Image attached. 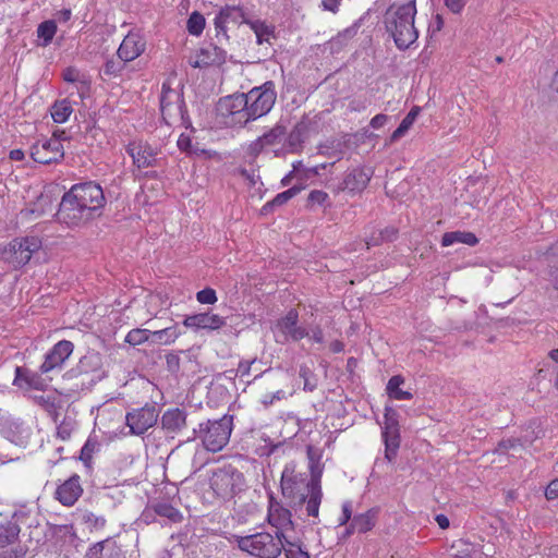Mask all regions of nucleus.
Returning <instances> with one entry per match:
<instances>
[{"mask_svg":"<svg viewBox=\"0 0 558 558\" xmlns=\"http://www.w3.org/2000/svg\"><path fill=\"white\" fill-rule=\"evenodd\" d=\"M322 471L311 464V475L296 470L294 462L287 463L281 474V493L289 506L298 512L305 506L307 517L318 518L323 499Z\"/></svg>","mask_w":558,"mask_h":558,"instance_id":"obj_1","label":"nucleus"},{"mask_svg":"<svg viewBox=\"0 0 558 558\" xmlns=\"http://www.w3.org/2000/svg\"><path fill=\"white\" fill-rule=\"evenodd\" d=\"M105 205L106 197L98 183H77L63 194L57 218L69 227L83 226L98 216Z\"/></svg>","mask_w":558,"mask_h":558,"instance_id":"obj_2","label":"nucleus"},{"mask_svg":"<svg viewBox=\"0 0 558 558\" xmlns=\"http://www.w3.org/2000/svg\"><path fill=\"white\" fill-rule=\"evenodd\" d=\"M417 13L416 1L393 2L384 14V25L399 50L409 49L418 38L414 21Z\"/></svg>","mask_w":558,"mask_h":558,"instance_id":"obj_3","label":"nucleus"},{"mask_svg":"<svg viewBox=\"0 0 558 558\" xmlns=\"http://www.w3.org/2000/svg\"><path fill=\"white\" fill-rule=\"evenodd\" d=\"M233 429V415L225 414L218 420H207L199 423L193 430V437L187 441L199 439L203 447L210 452L222 450L229 442Z\"/></svg>","mask_w":558,"mask_h":558,"instance_id":"obj_4","label":"nucleus"},{"mask_svg":"<svg viewBox=\"0 0 558 558\" xmlns=\"http://www.w3.org/2000/svg\"><path fill=\"white\" fill-rule=\"evenodd\" d=\"M281 534L259 532L252 535L240 536L236 539L238 547L257 558H278L284 548V539Z\"/></svg>","mask_w":558,"mask_h":558,"instance_id":"obj_5","label":"nucleus"},{"mask_svg":"<svg viewBox=\"0 0 558 558\" xmlns=\"http://www.w3.org/2000/svg\"><path fill=\"white\" fill-rule=\"evenodd\" d=\"M209 484L217 498L230 500L243 490L245 480L238 469L227 465L213 472Z\"/></svg>","mask_w":558,"mask_h":558,"instance_id":"obj_6","label":"nucleus"},{"mask_svg":"<svg viewBox=\"0 0 558 558\" xmlns=\"http://www.w3.org/2000/svg\"><path fill=\"white\" fill-rule=\"evenodd\" d=\"M244 98L247 99L246 114L250 121L257 120L266 116L276 102L275 83L268 81L258 87H254L247 94H244Z\"/></svg>","mask_w":558,"mask_h":558,"instance_id":"obj_7","label":"nucleus"},{"mask_svg":"<svg viewBox=\"0 0 558 558\" xmlns=\"http://www.w3.org/2000/svg\"><path fill=\"white\" fill-rule=\"evenodd\" d=\"M246 105L247 99L244 98V94H234L220 98L216 109L226 125L242 128L250 122Z\"/></svg>","mask_w":558,"mask_h":558,"instance_id":"obj_8","label":"nucleus"},{"mask_svg":"<svg viewBox=\"0 0 558 558\" xmlns=\"http://www.w3.org/2000/svg\"><path fill=\"white\" fill-rule=\"evenodd\" d=\"M251 20L246 17V14L241 7L226 5L225 8H221L214 20L218 43L222 44L223 40L227 41L229 39L227 34L229 24L241 25L243 23L247 24Z\"/></svg>","mask_w":558,"mask_h":558,"instance_id":"obj_9","label":"nucleus"},{"mask_svg":"<svg viewBox=\"0 0 558 558\" xmlns=\"http://www.w3.org/2000/svg\"><path fill=\"white\" fill-rule=\"evenodd\" d=\"M31 157L43 165L59 162L64 157L63 145L58 138L37 141L31 146Z\"/></svg>","mask_w":558,"mask_h":558,"instance_id":"obj_10","label":"nucleus"},{"mask_svg":"<svg viewBox=\"0 0 558 558\" xmlns=\"http://www.w3.org/2000/svg\"><path fill=\"white\" fill-rule=\"evenodd\" d=\"M74 376L89 375V384H96L105 377L102 356L99 352L88 351L82 356L77 365L71 369Z\"/></svg>","mask_w":558,"mask_h":558,"instance_id":"obj_11","label":"nucleus"},{"mask_svg":"<svg viewBox=\"0 0 558 558\" xmlns=\"http://www.w3.org/2000/svg\"><path fill=\"white\" fill-rule=\"evenodd\" d=\"M158 415L153 405H146L128 412L125 415L126 425L130 427L131 434L142 435L153 427L157 422Z\"/></svg>","mask_w":558,"mask_h":558,"instance_id":"obj_12","label":"nucleus"},{"mask_svg":"<svg viewBox=\"0 0 558 558\" xmlns=\"http://www.w3.org/2000/svg\"><path fill=\"white\" fill-rule=\"evenodd\" d=\"M74 345L69 340L57 342L45 355V361L39 367L41 374H47L54 368H60L65 360L72 354Z\"/></svg>","mask_w":558,"mask_h":558,"instance_id":"obj_13","label":"nucleus"},{"mask_svg":"<svg viewBox=\"0 0 558 558\" xmlns=\"http://www.w3.org/2000/svg\"><path fill=\"white\" fill-rule=\"evenodd\" d=\"M227 60V51L215 44H208L202 47L190 61L193 68H206L210 65H221Z\"/></svg>","mask_w":558,"mask_h":558,"instance_id":"obj_14","label":"nucleus"},{"mask_svg":"<svg viewBox=\"0 0 558 558\" xmlns=\"http://www.w3.org/2000/svg\"><path fill=\"white\" fill-rule=\"evenodd\" d=\"M126 153L132 157L134 166L138 169L155 167L157 163L156 150L142 141L131 142L126 146Z\"/></svg>","mask_w":558,"mask_h":558,"instance_id":"obj_15","label":"nucleus"},{"mask_svg":"<svg viewBox=\"0 0 558 558\" xmlns=\"http://www.w3.org/2000/svg\"><path fill=\"white\" fill-rule=\"evenodd\" d=\"M373 172L366 168H353L348 170L342 182L338 186V191H348L355 194L362 192L368 184Z\"/></svg>","mask_w":558,"mask_h":558,"instance_id":"obj_16","label":"nucleus"},{"mask_svg":"<svg viewBox=\"0 0 558 558\" xmlns=\"http://www.w3.org/2000/svg\"><path fill=\"white\" fill-rule=\"evenodd\" d=\"M146 48V41L137 33H129L120 44L117 54L124 62H131L138 58Z\"/></svg>","mask_w":558,"mask_h":558,"instance_id":"obj_17","label":"nucleus"},{"mask_svg":"<svg viewBox=\"0 0 558 558\" xmlns=\"http://www.w3.org/2000/svg\"><path fill=\"white\" fill-rule=\"evenodd\" d=\"M83 494V488L80 483V476L73 474L61 485L58 486L54 497L63 506L71 507Z\"/></svg>","mask_w":558,"mask_h":558,"instance_id":"obj_18","label":"nucleus"},{"mask_svg":"<svg viewBox=\"0 0 558 558\" xmlns=\"http://www.w3.org/2000/svg\"><path fill=\"white\" fill-rule=\"evenodd\" d=\"M185 327L194 329L217 330L226 325L225 317L213 313L189 315L183 320Z\"/></svg>","mask_w":558,"mask_h":558,"instance_id":"obj_19","label":"nucleus"},{"mask_svg":"<svg viewBox=\"0 0 558 558\" xmlns=\"http://www.w3.org/2000/svg\"><path fill=\"white\" fill-rule=\"evenodd\" d=\"M299 314L295 310H290L282 318L277 322V328L293 341H299L308 336V331L298 326Z\"/></svg>","mask_w":558,"mask_h":558,"instance_id":"obj_20","label":"nucleus"},{"mask_svg":"<svg viewBox=\"0 0 558 558\" xmlns=\"http://www.w3.org/2000/svg\"><path fill=\"white\" fill-rule=\"evenodd\" d=\"M291 517V511L288 508L279 504L270 505L268 522L276 527V534H288L289 531H293L294 525Z\"/></svg>","mask_w":558,"mask_h":558,"instance_id":"obj_21","label":"nucleus"},{"mask_svg":"<svg viewBox=\"0 0 558 558\" xmlns=\"http://www.w3.org/2000/svg\"><path fill=\"white\" fill-rule=\"evenodd\" d=\"M84 558H125V554L114 541L107 538L90 546Z\"/></svg>","mask_w":558,"mask_h":558,"instance_id":"obj_22","label":"nucleus"},{"mask_svg":"<svg viewBox=\"0 0 558 558\" xmlns=\"http://www.w3.org/2000/svg\"><path fill=\"white\" fill-rule=\"evenodd\" d=\"M187 413L183 409H168L161 416V427L167 434H178L186 427Z\"/></svg>","mask_w":558,"mask_h":558,"instance_id":"obj_23","label":"nucleus"},{"mask_svg":"<svg viewBox=\"0 0 558 558\" xmlns=\"http://www.w3.org/2000/svg\"><path fill=\"white\" fill-rule=\"evenodd\" d=\"M310 126L311 121L303 118L288 134L286 145L290 153H298L301 150L303 143L308 137Z\"/></svg>","mask_w":558,"mask_h":558,"instance_id":"obj_24","label":"nucleus"},{"mask_svg":"<svg viewBox=\"0 0 558 558\" xmlns=\"http://www.w3.org/2000/svg\"><path fill=\"white\" fill-rule=\"evenodd\" d=\"M378 510L372 508L364 513L356 514L352 518L351 529L357 533H366L371 531L377 521Z\"/></svg>","mask_w":558,"mask_h":558,"instance_id":"obj_25","label":"nucleus"},{"mask_svg":"<svg viewBox=\"0 0 558 558\" xmlns=\"http://www.w3.org/2000/svg\"><path fill=\"white\" fill-rule=\"evenodd\" d=\"M185 114L186 109L184 99L161 109L162 119L168 125H173L175 123L184 124Z\"/></svg>","mask_w":558,"mask_h":558,"instance_id":"obj_26","label":"nucleus"},{"mask_svg":"<svg viewBox=\"0 0 558 558\" xmlns=\"http://www.w3.org/2000/svg\"><path fill=\"white\" fill-rule=\"evenodd\" d=\"M383 439L385 442V458L391 462L400 447L399 428L383 429Z\"/></svg>","mask_w":558,"mask_h":558,"instance_id":"obj_27","label":"nucleus"},{"mask_svg":"<svg viewBox=\"0 0 558 558\" xmlns=\"http://www.w3.org/2000/svg\"><path fill=\"white\" fill-rule=\"evenodd\" d=\"M478 239L473 232L468 231H451L444 233L441 238L442 246H450L454 243H463L470 246L476 245Z\"/></svg>","mask_w":558,"mask_h":558,"instance_id":"obj_28","label":"nucleus"},{"mask_svg":"<svg viewBox=\"0 0 558 558\" xmlns=\"http://www.w3.org/2000/svg\"><path fill=\"white\" fill-rule=\"evenodd\" d=\"M302 187L294 185L287 191L277 194L271 201L267 202L260 209L263 215L271 213L276 207L282 206L301 192Z\"/></svg>","mask_w":558,"mask_h":558,"instance_id":"obj_29","label":"nucleus"},{"mask_svg":"<svg viewBox=\"0 0 558 558\" xmlns=\"http://www.w3.org/2000/svg\"><path fill=\"white\" fill-rule=\"evenodd\" d=\"M11 247H24L27 252L22 256L21 262H29L33 253L37 252L41 246V241L37 236H26L24 239H14L10 242Z\"/></svg>","mask_w":558,"mask_h":558,"instance_id":"obj_30","label":"nucleus"},{"mask_svg":"<svg viewBox=\"0 0 558 558\" xmlns=\"http://www.w3.org/2000/svg\"><path fill=\"white\" fill-rule=\"evenodd\" d=\"M284 542V555L287 558H310V554L302 548V543L296 537L289 534H282Z\"/></svg>","mask_w":558,"mask_h":558,"instance_id":"obj_31","label":"nucleus"},{"mask_svg":"<svg viewBox=\"0 0 558 558\" xmlns=\"http://www.w3.org/2000/svg\"><path fill=\"white\" fill-rule=\"evenodd\" d=\"M72 112V105L68 99L57 100L50 109L51 118L56 123H64Z\"/></svg>","mask_w":558,"mask_h":558,"instance_id":"obj_32","label":"nucleus"},{"mask_svg":"<svg viewBox=\"0 0 558 558\" xmlns=\"http://www.w3.org/2000/svg\"><path fill=\"white\" fill-rule=\"evenodd\" d=\"M404 379L400 375L392 376L387 384V392L388 395L396 400H410L412 399V393L409 391H404L400 389V386L403 384Z\"/></svg>","mask_w":558,"mask_h":558,"instance_id":"obj_33","label":"nucleus"},{"mask_svg":"<svg viewBox=\"0 0 558 558\" xmlns=\"http://www.w3.org/2000/svg\"><path fill=\"white\" fill-rule=\"evenodd\" d=\"M100 442L97 440L96 437L89 436L84 444V446L81 449L80 459L83 461V463L90 468L93 457L95 453L100 451Z\"/></svg>","mask_w":558,"mask_h":558,"instance_id":"obj_34","label":"nucleus"},{"mask_svg":"<svg viewBox=\"0 0 558 558\" xmlns=\"http://www.w3.org/2000/svg\"><path fill=\"white\" fill-rule=\"evenodd\" d=\"M287 135V128L280 123H277L272 129H270L267 133L262 135V140L266 147H272L282 142V140Z\"/></svg>","mask_w":558,"mask_h":558,"instance_id":"obj_35","label":"nucleus"},{"mask_svg":"<svg viewBox=\"0 0 558 558\" xmlns=\"http://www.w3.org/2000/svg\"><path fill=\"white\" fill-rule=\"evenodd\" d=\"M19 533L20 527L16 523L9 522L0 525V548L14 543Z\"/></svg>","mask_w":558,"mask_h":558,"instance_id":"obj_36","label":"nucleus"},{"mask_svg":"<svg viewBox=\"0 0 558 558\" xmlns=\"http://www.w3.org/2000/svg\"><path fill=\"white\" fill-rule=\"evenodd\" d=\"M451 548L456 550L452 555L453 558H474V554L476 553V546L465 539L453 542Z\"/></svg>","mask_w":558,"mask_h":558,"instance_id":"obj_37","label":"nucleus"},{"mask_svg":"<svg viewBox=\"0 0 558 558\" xmlns=\"http://www.w3.org/2000/svg\"><path fill=\"white\" fill-rule=\"evenodd\" d=\"M126 62L124 60L110 58L106 61L101 69V74L109 78L119 76L125 68Z\"/></svg>","mask_w":558,"mask_h":558,"instance_id":"obj_38","label":"nucleus"},{"mask_svg":"<svg viewBox=\"0 0 558 558\" xmlns=\"http://www.w3.org/2000/svg\"><path fill=\"white\" fill-rule=\"evenodd\" d=\"M154 510L158 515L167 518L171 522H180L182 520L181 512L168 502H158L155 505Z\"/></svg>","mask_w":558,"mask_h":558,"instance_id":"obj_39","label":"nucleus"},{"mask_svg":"<svg viewBox=\"0 0 558 558\" xmlns=\"http://www.w3.org/2000/svg\"><path fill=\"white\" fill-rule=\"evenodd\" d=\"M181 99H183V95L179 90L171 88L167 82L162 84L160 110Z\"/></svg>","mask_w":558,"mask_h":558,"instance_id":"obj_40","label":"nucleus"},{"mask_svg":"<svg viewBox=\"0 0 558 558\" xmlns=\"http://www.w3.org/2000/svg\"><path fill=\"white\" fill-rule=\"evenodd\" d=\"M247 24L255 33L258 45H262L265 41H269V38L272 35V29L269 26L259 20L250 21Z\"/></svg>","mask_w":558,"mask_h":558,"instance_id":"obj_41","label":"nucleus"},{"mask_svg":"<svg viewBox=\"0 0 558 558\" xmlns=\"http://www.w3.org/2000/svg\"><path fill=\"white\" fill-rule=\"evenodd\" d=\"M151 333L148 329L135 328L128 332L125 342L133 347L140 345L146 342Z\"/></svg>","mask_w":558,"mask_h":558,"instance_id":"obj_42","label":"nucleus"},{"mask_svg":"<svg viewBox=\"0 0 558 558\" xmlns=\"http://www.w3.org/2000/svg\"><path fill=\"white\" fill-rule=\"evenodd\" d=\"M177 327H168L161 330L154 331L151 337L155 341H159L165 344H170L179 337Z\"/></svg>","mask_w":558,"mask_h":558,"instance_id":"obj_43","label":"nucleus"},{"mask_svg":"<svg viewBox=\"0 0 558 558\" xmlns=\"http://www.w3.org/2000/svg\"><path fill=\"white\" fill-rule=\"evenodd\" d=\"M205 27V17L198 13L193 12L187 20V31L191 35L198 36Z\"/></svg>","mask_w":558,"mask_h":558,"instance_id":"obj_44","label":"nucleus"},{"mask_svg":"<svg viewBox=\"0 0 558 558\" xmlns=\"http://www.w3.org/2000/svg\"><path fill=\"white\" fill-rule=\"evenodd\" d=\"M57 32V25L53 21H45L39 24L37 34L39 38H43L45 45H48Z\"/></svg>","mask_w":558,"mask_h":558,"instance_id":"obj_45","label":"nucleus"},{"mask_svg":"<svg viewBox=\"0 0 558 558\" xmlns=\"http://www.w3.org/2000/svg\"><path fill=\"white\" fill-rule=\"evenodd\" d=\"M300 377L304 380L303 389L312 392L317 387L316 375L310 369V367L302 365L299 372Z\"/></svg>","mask_w":558,"mask_h":558,"instance_id":"obj_46","label":"nucleus"},{"mask_svg":"<svg viewBox=\"0 0 558 558\" xmlns=\"http://www.w3.org/2000/svg\"><path fill=\"white\" fill-rule=\"evenodd\" d=\"M414 122L415 121L412 119V116L411 117L405 116L402 119L399 126L392 132V134L389 138V143L392 144V143L397 142L398 140H400L402 136H404L405 133L411 129V126L413 125Z\"/></svg>","mask_w":558,"mask_h":558,"instance_id":"obj_47","label":"nucleus"},{"mask_svg":"<svg viewBox=\"0 0 558 558\" xmlns=\"http://www.w3.org/2000/svg\"><path fill=\"white\" fill-rule=\"evenodd\" d=\"M328 199H329V196L326 192H324L322 190H313L308 194L307 206L308 207H314L316 205L324 206Z\"/></svg>","mask_w":558,"mask_h":558,"instance_id":"obj_48","label":"nucleus"},{"mask_svg":"<svg viewBox=\"0 0 558 558\" xmlns=\"http://www.w3.org/2000/svg\"><path fill=\"white\" fill-rule=\"evenodd\" d=\"M83 521L85 524H87L89 527L95 530H101L106 525V519L102 515H97L93 512H86L83 515Z\"/></svg>","mask_w":558,"mask_h":558,"instance_id":"obj_49","label":"nucleus"},{"mask_svg":"<svg viewBox=\"0 0 558 558\" xmlns=\"http://www.w3.org/2000/svg\"><path fill=\"white\" fill-rule=\"evenodd\" d=\"M397 229L393 227H387L379 231V239L372 238L371 241H367V245H378L380 242L384 241H393L397 238Z\"/></svg>","mask_w":558,"mask_h":558,"instance_id":"obj_50","label":"nucleus"},{"mask_svg":"<svg viewBox=\"0 0 558 558\" xmlns=\"http://www.w3.org/2000/svg\"><path fill=\"white\" fill-rule=\"evenodd\" d=\"M32 375V371L17 366L15 369V378L13 385L20 388H27L28 378Z\"/></svg>","mask_w":558,"mask_h":558,"instance_id":"obj_51","label":"nucleus"},{"mask_svg":"<svg viewBox=\"0 0 558 558\" xmlns=\"http://www.w3.org/2000/svg\"><path fill=\"white\" fill-rule=\"evenodd\" d=\"M196 300L201 304H214L217 302L216 291L211 288H205L196 293Z\"/></svg>","mask_w":558,"mask_h":558,"instance_id":"obj_52","label":"nucleus"},{"mask_svg":"<svg viewBox=\"0 0 558 558\" xmlns=\"http://www.w3.org/2000/svg\"><path fill=\"white\" fill-rule=\"evenodd\" d=\"M399 428L398 414L392 409L386 408L383 429Z\"/></svg>","mask_w":558,"mask_h":558,"instance_id":"obj_53","label":"nucleus"},{"mask_svg":"<svg viewBox=\"0 0 558 558\" xmlns=\"http://www.w3.org/2000/svg\"><path fill=\"white\" fill-rule=\"evenodd\" d=\"M48 384L46 380L41 377V373H34L32 372L31 377L28 378L27 383V389H35V390H45L47 388Z\"/></svg>","mask_w":558,"mask_h":558,"instance_id":"obj_54","label":"nucleus"},{"mask_svg":"<svg viewBox=\"0 0 558 558\" xmlns=\"http://www.w3.org/2000/svg\"><path fill=\"white\" fill-rule=\"evenodd\" d=\"M27 251L24 247L17 250V247H11L9 245V253L11 254V263L14 264L15 267H22L26 265L28 262H21L22 256L25 255Z\"/></svg>","mask_w":558,"mask_h":558,"instance_id":"obj_55","label":"nucleus"},{"mask_svg":"<svg viewBox=\"0 0 558 558\" xmlns=\"http://www.w3.org/2000/svg\"><path fill=\"white\" fill-rule=\"evenodd\" d=\"M546 279L553 289L558 291V264L548 265L546 268Z\"/></svg>","mask_w":558,"mask_h":558,"instance_id":"obj_56","label":"nucleus"},{"mask_svg":"<svg viewBox=\"0 0 558 558\" xmlns=\"http://www.w3.org/2000/svg\"><path fill=\"white\" fill-rule=\"evenodd\" d=\"M167 369L171 373H178L180 369V356L175 353L166 355Z\"/></svg>","mask_w":558,"mask_h":558,"instance_id":"obj_57","label":"nucleus"},{"mask_svg":"<svg viewBox=\"0 0 558 558\" xmlns=\"http://www.w3.org/2000/svg\"><path fill=\"white\" fill-rule=\"evenodd\" d=\"M265 148H267L262 140V137L259 136L258 138H256L254 142H252L248 146V155L252 156V157H257Z\"/></svg>","mask_w":558,"mask_h":558,"instance_id":"obj_58","label":"nucleus"},{"mask_svg":"<svg viewBox=\"0 0 558 558\" xmlns=\"http://www.w3.org/2000/svg\"><path fill=\"white\" fill-rule=\"evenodd\" d=\"M350 520L352 521V505L350 501H345L342 505V514L339 518V525H345Z\"/></svg>","mask_w":558,"mask_h":558,"instance_id":"obj_59","label":"nucleus"},{"mask_svg":"<svg viewBox=\"0 0 558 558\" xmlns=\"http://www.w3.org/2000/svg\"><path fill=\"white\" fill-rule=\"evenodd\" d=\"M62 77L65 82H69V83H76V82H80V78H81V74H80V71L76 70L75 68H66L64 71H63V74H62Z\"/></svg>","mask_w":558,"mask_h":558,"instance_id":"obj_60","label":"nucleus"},{"mask_svg":"<svg viewBox=\"0 0 558 558\" xmlns=\"http://www.w3.org/2000/svg\"><path fill=\"white\" fill-rule=\"evenodd\" d=\"M256 362V359L252 361H241L238 365L236 375L241 378L246 377L251 373L252 365Z\"/></svg>","mask_w":558,"mask_h":558,"instance_id":"obj_61","label":"nucleus"},{"mask_svg":"<svg viewBox=\"0 0 558 558\" xmlns=\"http://www.w3.org/2000/svg\"><path fill=\"white\" fill-rule=\"evenodd\" d=\"M465 0H445L446 7L454 14H459L465 7Z\"/></svg>","mask_w":558,"mask_h":558,"instance_id":"obj_62","label":"nucleus"},{"mask_svg":"<svg viewBox=\"0 0 558 558\" xmlns=\"http://www.w3.org/2000/svg\"><path fill=\"white\" fill-rule=\"evenodd\" d=\"M545 496L548 500L558 498V478L553 480L546 487Z\"/></svg>","mask_w":558,"mask_h":558,"instance_id":"obj_63","label":"nucleus"},{"mask_svg":"<svg viewBox=\"0 0 558 558\" xmlns=\"http://www.w3.org/2000/svg\"><path fill=\"white\" fill-rule=\"evenodd\" d=\"M178 147L180 150L191 153L192 140L189 135L181 134L178 138Z\"/></svg>","mask_w":558,"mask_h":558,"instance_id":"obj_64","label":"nucleus"}]
</instances>
